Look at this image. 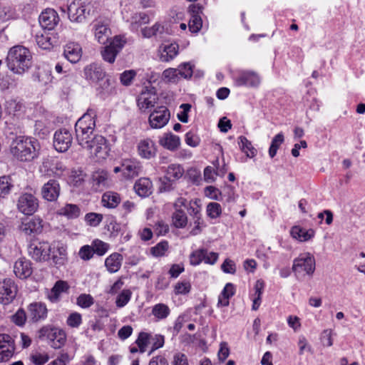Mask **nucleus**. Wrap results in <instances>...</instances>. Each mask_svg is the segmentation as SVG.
Masks as SVG:
<instances>
[{"label":"nucleus","instance_id":"obj_23","mask_svg":"<svg viewBox=\"0 0 365 365\" xmlns=\"http://www.w3.org/2000/svg\"><path fill=\"white\" fill-rule=\"evenodd\" d=\"M60 186L55 180H50L41 188L42 197L47 201H55L59 195Z\"/></svg>","mask_w":365,"mask_h":365},{"label":"nucleus","instance_id":"obj_28","mask_svg":"<svg viewBox=\"0 0 365 365\" xmlns=\"http://www.w3.org/2000/svg\"><path fill=\"white\" fill-rule=\"evenodd\" d=\"M21 231L26 235L40 233L43 230V221L39 217H33L23 222L19 227Z\"/></svg>","mask_w":365,"mask_h":365},{"label":"nucleus","instance_id":"obj_32","mask_svg":"<svg viewBox=\"0 0 365 365\" xmlns=\"http://www.w3.org/2000/svg\"><path fill=\"white\" fill-rule=\"evenodd\" d=\"M31 258L37 262H48L51 265L62 264V257L53 255L51 252H30Z\"/></svg>","mask_w":365,"mask_h":365},{"label":"nucleus","instance_id":"obj_61","mask_svg":"<svg viewBox=\"0 0 365 365\" xmlns=\"http://www.w3.org/2000/svg\"><path fill=\"white\" fill-rule=\"evenodd\" d=\"M135 72L133 70H129L124 71L120 75V82L124 86H129L134 77L135 76Z\"/></svg>","mask_w":365,"mask_h":365},{"label":"nucleus","instance_id":"obj_47","mask_svg":"<svg viewBox=\"0 0 365 365\" xmlns=\"http://www.w3.org/2000/svg\"><path fill=\"white\" fill-rule=\"evenodd\" d=\"M13 183L9 176L0 177V197H5L11 192Z\"/></svg>","mask_w":365,"mask_h":365},{"label":"nucleus","instance_id":"obj_11","mask_svg":"<svg viewBox=\"0 0 365 365\" xmlns=\"http://www.w3.org/2000/svg\"><path fill=\"white\" fill-rule=\"evenodd\" d=\"M91 26L95 39L101 44L108 42L111 35L108 21L104 19H98L92 23Z\"/></svg>","mask_w":365,"mask_h":365},{"label":"nucleus","instance_id":"obj_1","mask_svg":"<svg viewBox=\"0 0 365 365\" xmlns=\"http://www.w3.org/2000/svg\"><path fill=\"white\" fill-rule=\"evenodd\" d=\"M6 135L11 142L10 144V153L17 160L21 162H30L37 158L38 155L39 145L34 138L21 135L24 133L23 128L13 125H8Z\"/></svg>","mask_w":365,"mask_h":365},{"label":"nucleus","instance_id":"obj_26","mask_svg":"<svg viewBox=\"0 0 365 365\" xmlns=\"http://www.w3.org/2000/svg\"><path fill=\"white\" fill-rule=\"evenodd\" d=\"M217 252H192L190 255V262L192 265H198L204 262L206 264H213L217 259Z\"/></svg>","mask_w":365,"mask_h":365},{"label":"nucleus","instance_id":"obj_18","mask_svg":"<svg viewBox=\"0 0 365 365\" xmlns=\"http://www.w3.org/2000/svg\"><path fill=\"white\" fill-rule=\"evenodd\" d=\"M35 39L38 46L43 50H51L57 43L53 34L43 29L36 34Z\"/></svg>","mask_w":365,"mask_h":365},{"label":"nucleus","instance_id":"obj_7","mask_svg":"<svg viewBox=\"0 0 365 365\" xmlns=\"http://www.w3.org/2000/svg\"><path fill=\"white\" fill-rule=\"evenodd\" d=\"M233 81L237 87L257 88L261 83L259 75L251 70H240L234 73Z\"/></svg>","mask_w":365,"mask_h":365},{"label":"nucleus","instance_id":"obj_59","mask_svg":"<svg viewBox=\"0 0 365 365\" xmlns=\"http://www.w3.org/2000/svg\"><path fill=\"white\" fill-rule=\"evenodd\" d=\"M164 336L160 334H151V344L152 349L149 352V354H151L155 350L161 348L164 345Z\"/></svg>","mask_w":365,"mask_h":365},{"label":"nucleus","instance_id":"obj_50","mask_svg":"<svg viewBox=\"0 0 365 365\" xmlns=\"http://www.w3.org/2000/svg\"><path fill=\"white\" fill-rule=\"evenodd\" d=\"M206 213L208 217L216 219L220 216L222 213L221 205L217 202H210L206 207Z\"/></svg>","mask_w":365,"mask_h":365},{"label":"nucleus","instance_id":"obj_52","mask_svg":"<svg viewBox=\"0 0 365 365\" xmlns=\"http://www.w3.org/2000/svg\"><path fill=\"white\" fill-rule=\"evenodd\" d=\"M132 297V292L130 289H123L121 292L117 296L115 300V304L118 307L122 308L125 307L128 302L130 300Z\"/></svg>","mask_w":365,"mask_h":365},{"label":"nucleus","instance_id":"obj_55","mask_svg":"<svg viewBox=\"0 0 365 365\" xmlns=\"http://www.w3.org/2000/svg\"><path fill=\"white\" fill-rule=\"evenodd\" d=\"M49 359V356L47 353H41L36 351L30 355L31 361L35 365H43Z\"/></svg>","mask_w":365,"mask_h":365},{"label":"nucleus","instance_id":"obj_27","mask_svg":"<svg viewBox=\"0 0 365 365\" xmlns=\"http://www.w3.org/2000/svg\"><path fill=\"white\" fill-rule=\"evenodd\" d=\"M14 272L20 279H26L32 274L31 264L29 260L25 258L19 259L14 264Z\"/></svg>","mask_w":365,"mask_h":365},{"label":"nucleus","instance_id":"obj_35","mask_svg":"<svg viewBox=\"0 0 365 365\" xmlns=\"http://www.w3.org/2000/svg\"><path fill=\"white\" fill-rule=\"evenodd\" d=\"M290 233L293 238L300 242H304L314 236V231L312 229L306 230L299 226H294L292 228Z\"/></svg>","mask_w":365,"mask_h":365},{"label":"nucleus","instance_id":"obj_8","mask_svg":"<svg viewBox=\"0 0 365 365\" xmlns=\"http://www.w3.org/2000/svg\"><path fill=\"white\" fill-rule=\"evenodd\" d=\"M292 269L296 274L303 272L307 274H312L315 270V259L309 252H302L294 259Z\"/></svg>","mask_w":365,"mask_h":365},{"label":"nucleus","instance_id":"obj_45","mask_svg":"<svg viewBox=\"0 0 365 365\" xmlns=\"http://www.w3.org/2000/svg\"><path fill=\"white\" fill-rule=\"evenodd\" d=\"M150 343L151 334L143 331L139 334L138 337L135 341V344L138 345L140 353H144L146 351L148 345Z\"/></svg>","mask_w":365,"mask_h":365},{"label":"nucleus","instance_id":"obj_19","mask_svg":"<svg viewBox=\"0 0 365 365\" xmlns=\"http://www.w3.org/2000/svg\"><path fill=\"white\" fill-rule=\"evenodd\" d=\"M58 21V15L53 9H46L39 16V23L42 28L46 30L53 29Z\"/></svg>","mask_w":365,"mask_h":365},{"label":"nucleus","instance_id":"obj_4","mask_svg":"<svg viewBox=\"0 0 365 365\" xmlns=\"http://www.w3.org/2000/svg\"><path fill=\"white\" fill-rule=\"evenodd\" d=\"M95 116L96 112L93 110H88L76 123V137L78 144L87 143L86 140L91 138L96 128Z\"/></svg>","mask_w":365,"mask_h":365},{"label":"nucleus","instance_id":"obj_5","mask_svg":"<svg viewBox=\"0 0 365 365\" xmlns=\"http://www.w3.org/2000/svg\"><path fill=\"white\" fill-rule=\"evenodd\" d=\"M39 338L46 340L53 349L61 348L66 341V332L57 327H43L39 331Z\"/></svg>","mask_w":365,"mask_h":365},{"label":"nucleus","instance_id":"obj_57","mask_svg":"<svg viewBox=\"0 0 365 365\" xmlns=\"http://www.w3.org/2000/svg\"><path fill=\"white\" fill-rule=\"evenodd\" d=\"M191 290V284L190 282L184 280L178 282L174 287V292L175 294H187Z\"/></svg>","mask_w":365,"mask_h":365},{"label":"nucleus","instance_id":"obj_49","mask_svg":"<svg viewBox=\"0 0 365 365\" xmlns=\"http://www.w3.org/2000/svg\"><path fill=\"white\" fill-rule=\"evenodd\" d=\"M284 135L282 133L277 134L274 137L269 148V155L271 158H273L276 155L277 150L284 142Z\"/></svg>","mask_w":365,"mask_h":365},{"label":"nucleus","instance_id":"obj_15","mask_svg":"<svg viewBox=\"0 0 365 365\" xmlns=\"http://www.w3.org/2000/svg\"><path fill=\"white\" fill-rule=\"evenodd\" d=\"M14 351V339L9 334H0V362L9 361Z\"/></svg>","mask_w":365,"mask_h":365},{"label":"nucleus","instance_id":"obj_60","mask_svg":"<svg viewBox=\"0 0 365 365\" xmlns=\"http://www.w3.org/2000/svg\"><path fill=\"white\" fill-rule=\"evenodd\" d=\"M185 141L187 145L195 148L199 145L200 140L196 134L190 131L185 134Z\"/></svg>","mask_w":365,"mask_h":365},{"label":"nucleus","instance_id":"obj_13","mask_svg":"<svg viewBox=\"0 0 365 365\" xmlns=\"http://www.w3.org/2000/svg\"><path fill=\"white\" fill-rule=\"evenodd\" d=\"M38 207V199L30 193L21 194L17 201V208L24 215H33Z\"/></svg>","mask_w":365,"mask_h":365},{"label":"nucleus","instance_id":"obj_20","mask_svg":"<svg viewBox=\"0 0 365 365\" xmlns=\"http://www.w3.org/2000/svg\"><path fill=\"white\" fill-rule=\"evenodd\" d=\"M189 11L190 13L189 30L193 34L198 33L202 26V21L200 15L202 12V6L199 4H192L190 6Z\"/></svg>","mask_w":365,"mask_h":365},{"label":"nucleus","instance_id":"obj_3","mask_svg":"<svg viewBox=\"0 0 365 365\" xmlns=\"http://www.w3.org/2000/svg\"><path fill=\"white\" fill-rule=\"evenodd\" d=\"M87 143L79 144L86 149L91 158L96 161L106 160L109 155L110 148L107 140L101 135H95L86 140Z\"/></svg>","mask_w":365,"mask_h":365},{"label":"nucleus","instance_id":"obj_41","mask_svg":"<svg viewBox=\"0 0 365 365\" xmlns=\"http://www.w3.org/2000/svg\"><path fill=\"white\" fill-rule=\"evenodd\" d=\"M238 144L241 150L245 153L247 157L252 158L257 154V150L252 146V143L245 136L238 138Z\"/></svg>","mask_w":365,"mask_h":365},{"label":"nucleus","instance_id":"obj_24","mask_svg":"<svg viewBox=\"0 0 365 365\" xmlns=\"http://www.w3.org/2000/svg\"><path fill=\"white\" fill-rule=\"evenodd\" d=\"M68 289V284L66 282L58 280L53 288L47 291L46 297L52 303H56L60 301L62 295Z\"/></svg>","mask_w":365,"mask_h":365},{"label":"nucleus","instance_id":"obj_62","mask_svg":"<svg viewBox=\"0 0 365 365\" xmlns=\"http://www.w3.org/2000/svg\"><path fill=\"white\" fill-rule=\"evenodd\" d=\"M12 320L18 326H23L26 320V314L24 310L19 309L13 316Z\"/></svg>","mask_w":365,"mask_h":365},{"label":"nucleus","instance_id":"obj_39","mask_svg":"<svg viewBox=\"0 0 365 365\" xmlns=\"http://www.w3.org/2000/svg\"><path fill=\"white\" fill-rule=\"evenodd\" d=\"M235 292V289L232 283H227L218 298L217 305L227 307L229 305V299Z\"/></svg>","mask_w":365,"mask_h":365},{"label":"nucleus","instance_id":"obj_6","mask_svg":"<svg viewBox=\"0 0 365 365\" xmlns=\"http://www.w3.org/2000/svg\"><path fill=\"white\" fill-rule=\"evenodd\" d=\"M202 207L198 200L189 202L187 212L191 217L190 226L192 227L190 234L197 235L200 233L206 226L201 214Z\"/></svg>","mask_w":365,"mask_h":365},{"label":"nucleus","instance_id":"obj_51","mask_svg":"<svg viewBox=\"0 0 365 365\" xmlns=\"http://www.w3.org/2000/svg\"><path fill=\"white\" fill-rule=\"evenodd\" d=\"M82 48L77 43H70V63H77L81 58Z\"/></svg>","mask_w":365,"mask_h":365},{"label":"nucleus","instance_id":"obj_58","mask_svg":"<svg viewBox=\"0 0 365 365\" xmlns=\"http://www.w3.org/2000/svg\"><path fill=\"white\" fill-rule=\"evenodd\" d=\"M191 108L192 106L189 103H182L180 106L181 110L177 115L180 121L185 123L188 122V113L190 111Z\"/></svg>","mask_w":365,"mask_h":365},{"label":"nucleus","instance_id":"obj_12","mask_svg":"<svg viewBox=\"0 0 365 365\" xmlns=\"http://www.w3.org/2000/svg\"><path fill=\"white\" fill-rule=\"evenodd\" d=\"M170 118V110L165 106H159L150 114L148 121L152 128L160 129L168 124Z\"/></svg>","mask_w":365,"mask_h":365},{"label":"nucleus","instance_id":"obj_56","mask_svg":"<svg viewBox=\"0 0 365 365\" xmlns=\"http://www.w3.org/2000/svg\"><path fill=\"white\" fill-rule=\"evenodd\" d=\"M103 215L96 212H89L86 215L85 220L87 224L92 227H97L103 220Z\"/></svg>","mask_w":365,"mask_h":365},{"label":"nucleus","instance_id":"obj_48","mask_svg":"<svg viewBox=\"0 0 365 365\" xmlns=\"http://www.w3.org/2000/svg\"><path fill=\"white\" fill-rule=\"evenodd\" d=\"M162 77L165 81L172 83H176L180 80L179 71L173 68L165 69L163 72Z\"/></svg>","mask_w":365,"mask_h":365},{"label":"nucleus","instance_id":"obj_9","mask_svg":"<svg viewBox=\"0 0 365 365\" xmlns=\"http://www.w3.org/2000/svg\"><path fill=\"white\" fill-rule=\"evenodd\" d=\"M18 287L15 282L9 278L0 282V304L7 305L16 298Z\"/></svg>","mask_w":365,"mask_h":365},{"label":"nucleus","instance_id":"obj_2","mask_svg":"<svg viewBox=\"0 0 365 365\" xmlns=\"http://www.w3.org/2000/svg\"><path fill=\"white\" fill-rule=\"evenodd\" d=\"M6 63L8 68L14 73L23 74L32 66L31 53L24 46H14L8 52Z\"/></svg>","mask_w":365,"mask_h":365},{"label":"nucleus","instance_id":"obj_54","mask_svg":"<svg viewBox=\"0 0 365 365\" xmlns=\"http://www.w3.org/2000/svg\"><path fill=\"white\" fill-rule=\"evenodd\" d=\"M179 71L180 78L185 79L190 78L192 76L193 66L190 63H183L179 65L177 68Z\"/></svg>","mask_w":365,"mask_h":365},{"label":"nucleus","instance_id":"obj_29","mask_svg":"<svg viewBox=\"0 0 365 365\" xmlns=\"http://www.w3.org/2000/svg\"><path fill=\"white\" fill-rule=\"evenodd\" d=\"M68 130L66 128L56 131L53 137V147L60 153L68 150Z\"/></svg>","mask_w":365,"mask_h":365},{"label":"nucleus","instance_id":"obj_44","mask_svg":"<svg viewBox=\"0 0 365 365\" xmlns=\"http://www.w3.org/2000/svg\"><path fill=\"white\" fill-rule=\"evenodd\" d=\"M110 249L108 244L98 240H94L91 245H84L79 251H108Z\"/></svg>","mask_w":365,"mask_h":365},{"label":"nucleus","instance_id":"obj_53","mask_svg":"<svg viewBox=\"0 0 365 365\" xmlns=\"http://www.w3.org/2000/svg\"><path fill=\"white\" fill-rule=\"evenodd\" d=\"M76 304L81 308L87 309L94 304V299L91 294H81L77 297Z\"/></svg>","mask_w":365,"mask_h":365},{"label":"nucleus","instance_id":"obj_38","mask_svg":"<svg viewBox=\"0 0 365 365\" xmlns=\"http://www.w3.org/2000/svg\"><path fill=\"white\" fill-rule=\"evenodd\" d=\"M140 170V165L138 163L125 160L123 163V174L126 178H132L138 175Z\"/></svg>","mask_w":365,"mask_h":365},{"label":"nucleus","instance_id":"obj_17","mask_svg":"<svg viewBox=\"0 0 365 365\" xmlns=\"http://www.w3.org/2000/svg\"><path fill=\"white\" fill-rule=\"evenodd\" d=\"M92 189L96 191H102L110 185V180L107 171L98 170L93 173L91 180Z\"/></svg>","mask_w":365,"mask_h":365},{"label":"nucleus","instance_id":"obj_46","mask_svg":"<svg viewBox=\"0 0 365 365\" xmlns=\"http://www.w3.org/2000/svg\"><path fill=\"white\" fill-rule=\"evenodd\" d=\"M164 27L160 23H155L151 27H145L141 29L142 35L144 38H150L158 34H163Z\"/></svg>","mask_w":365,"mask_h":365},{"label":"nucleus","instance_id":"obj_30","mask_svg":"<svg viewBox=\"0 0 365 365\" xmlns=\"http://www.w3.org/2000/svg\"><path fill=\"white\" fill-rule=\"evenodd\" d=\"M29 317L33 322L44 319L47 317V309L44 304L32 303L29 306Z\"/></svg>","mask_w":365,"mask_h":365},{"label":"nucleus","instance_id":"obj_14","mask_svg":"<svg viewBox=\"0 0 365 365\" xmlns=\"http://www.w3.org/2000/svg\"><path fill=\"white\" fill-rule=\"evenodd\" d=\"M158 99L154 88L150 89L145 88L138 97L137 105L140 111L145 112L155 106Z\"/></svg>","mask_w":365,"mask_h":365},{"label":"nucleus","instance_id":"obj_64","mask_svg":"<svg viewBox=\"0 0 365 365\" xmlns=\"http://www.w3.org/2000/svg\"><path fill=\"white\" fill-rule=\"evenodd\" d=\"M171 365H189L187 356L182 353H176L173 356Z\"/></svg>","mask_w":365,"mask_h":365},{"label":"nucleus","instance_id":"obj_33","mask_svg":"<svg viewBox=\"0 0 365 365\" xmlns=\"http://www.w3.org/2000/svg\"><path fill=\"white\" fill-rule=\"evenodd\" d=\"M121 198L118 193L108 191L103 193L101 199L102 205L109 209L115 208L120 202Z\"/></svg>","mask_w":365,"mask_h":365},{"label":"nucleus","instance_id":"obj_63","mask_svg":"<svg viewBox=\"0 0 365 365\" xmlns=\"http://www.w3.org/2000/svg\"><path fill=\"white\" fill-rule=\"evenodd\" d=\"M169 231V226L163 221H158L154 227V232L157 235H164Z\"/></svg>","mask_w":365,"mask_h":365},{"label":"nucleus","instance_id":"obj_34","mask_svg":"<svg viewBox=\"0 0 365 365\" xmlns=\"http://www.w3.org/2000/svg\"><path fill=\"white\" fill-rule=\"evenodd\" d=\"M165 172V178L169 181L174 182L182 177L185 170L180 164L172 163L167 167Z\"/></svg>","mask_w":365,"mask_h":365},{"label":"nucleus","instance_id":"obj_21","mask_svg":"<svg viewBox=\"0 0 365 365\" xmlns=\"http://www.w3.org/2000/svg\"><path fill=\"white\" fill-rule=\"evenodd\" d=\"M158 143L163 148L173 152L180 148L181 140L178 135L167 132L159 137Z\"/></svg>","mask_w":365,"mask_h":365},{"label":"nucleus","instance_id":"obj_36","mask_svg":"<svg viewBox=\"0 0 365 365\" xmlns=\"http://www.w3.org/2000/svg\"><path fill=\"white\" fill-rule=\"evenodd\" d=\"M123 256L118 252L112 253L105 261V264L110 272H117L122 263Z\"/></svg>","mask_w":365,"mask_h":365},{"label":"nucleus","instance_id":"obj_43","mask_svg":"<svg viewBox=\"0 0 365 365\" xmlns=\"http://www.w3.org/2000/svg\"><path fill=\"white\" fill-rule=\"evenodd\" d=\"M173 225L177 228H184L187 225V217L183 210H175L172 215Z\"/></svg>","mask_w":365,"mask_h":365},{"label":"nucleus","instance_id":"obj_10","mask_svg":"<svg viewBox=\"0 0 365 365\" xmlns=\"http://www.w3.org/2000/svg\"><path fill=\"white\" fill-rule=\"evenodd\" d=\"M125 44V40L119 36H115L109 45L105 46L101 51L103 59L110 63H113L118 53Z\"/></svg>","mask_w":365,"mask_h":365},{"label":"nucleus","instance_id":"obj_16","mask_svg":"<svg viewBox=\"0 0 365 365\" xmlns=\"http://www.w3.org/2000/svg\"><path fill=\"white\" fill-rule=\"evenodd\" d=\"M157 151V145L150 138L141 139L137 144V153L141 158L152 159L156 156Z\"/></svg>","mask_w":365,"mask_h":365},{"label":"nucleus","instance_id":"obj_25","mask_svg":"<svg viewBox=\"0 0 365 365\" xmlns=\"http://www.w3.org/2000/svg\"><path fill=\"white\" fill-rule=\"evenodd\" d=\"M86 6L80 1L77 2L73 1L70 4V21L81 23L85 21L86 18Z\"/></svg>","mask_w":365,"mask_h":365},{"label":"nucleus","instance_id":"obj_31","mask_svg":"<svg viewBox=\"0 0 365 365\" xmlns=\"http://www.w3.org/2000/svg\"><path fill=\"white\" fill-rule=\"evenodd\" d=\"M153 184L150 179L141 178L134 185L136 194L142 197L149 196L152 192Z\"/></svg>","mask_w":365,"mask_h":365},{"label":"nucleus","instance_id":"obj_22","mask_svg":"<svg viewBox=\"0 0 365 365\" xmlns=\"http://www.w3.org/2000/svg\"><path fill=\"white\" fill-rule=\"evenodd\" d=\"M85 78L92 83H98L106 76V72L100 64L93 63L84 68Z\"/></svg>","mask_w":365,"mask_h":365},{"label":"nucleus","instance_id":"obj_40","mask_svg":"<svg viewBox=\"0 0 365 365\" xmlns=\"http://www.w3.org/2000/svg\"><path fill=\"white\" fill-rule=\"evenodd\" d=\"M86 174L81 169H73L70 172V187L81 188L85 182Z\"/></svg>","mask_w":365,"mask_h":365},{"label":"nucleus","instance_id":"obj_37","mask_svg":"<svg viewBox=\"0 0 365 365\" xmlns=\"http://www.w3.org/2000/svg\"><path fill=\"white\" fill-rule=\"evenodd\" d=\"M178 53V45L170 43L165 45L160 51V59L163 62H169L173 60Z\"/></svg>","mask_w":365,"mask_h":365},{"label":"nucleus","instance_id":"obj_42","mask_svg":"<svg viewBox=\"0 0 365 365\" xmlns=\"http://www.w3.org/2000/svg\"><path fill=\"white\" fill-rule=\"evenodd\" d=\"M151 313L158 320H163L170 315V309L167 304L158 303L153 307Z\"/></svg>","mask_w":365,"mask_h":365}]
</instances>
